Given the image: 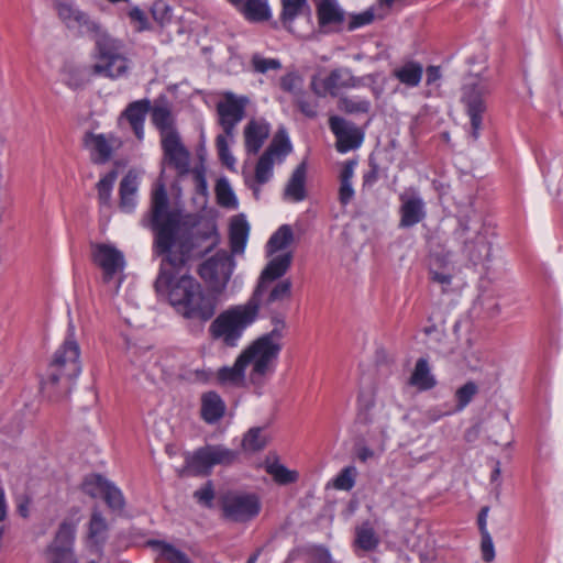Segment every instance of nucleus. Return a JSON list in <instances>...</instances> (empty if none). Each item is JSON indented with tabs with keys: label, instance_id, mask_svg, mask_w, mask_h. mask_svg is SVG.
<instances>
[{
	"label": "nucleus",
	"instance_id": "nucleus-1",
	"mask_svg": "<svg viewBox=\"0 0 563 563\" xmlns=\"http://www.w3.org/2000/svg\"><path fill=\"white\" fill-rule=\"evenodd\" d=\"M148 228L152 230L153 253L162 257L154 283L158 294L167 295L169 303L183 318L196 322L199 331L217 311L216 295L207 291L192 276L183 271L190 261L195 243L180 216L168 210L164 185L152 194Z\"/></svg>",
	"mask_w": 563,
	"mask_h": 563
},
{
	"label": "nucleus",
	"instance_id": "nucleus-2",
	"mask_svg": "<svg viewBox=\"0 0 563 563\" xmlns=\"http://www.w3.org/2000/svg\"><path fill=\"white\" fill-rule=\"evenodd\" d=\"M80 349L74 333H69L56 350L42 379V390L51 398H59L70 393L74 380L81 372Z\"/></svg>",
	"mask_w": 563,
	"mask_h": 563
},
{
	"label": "nucleus",
	"instance_id": "nucleus-3",
	"mask_svg": "<svg viewBox=\"0 0 563 563\" xmlns=\"http://www.w3.org/2000/svg\"><path fill=\"white\" fill-rule=\"evenodd\" d=\"M260 307L261 300L251 296L245 303L222 311L209 327L211 338L228 347H235L243 332L257 319Z\"/></svg>",
	"mask_w": 563,
	"mask_h": 563
},
{
	"label": "nucleus",
	"instance_id": "nucleus-4",
	"mask_svg": "<svg viewBox=\"0 0 563 563\" xmlns=\"http://www.w3.org/2000/svg\"><path fill=\"white\" fill-rule=\"evenodd\" d=\"M95 43L96 63L91 67L92 74L110 79L124 76L129 70V59L124 55L122 42L104 32L97 36Z\"/></svg>",
	"mask_w": 563,
	"mask_h": 563
},
{
	"label": "nucleus",
	"instance_id": "nucleus-5",
	"mask_svg": "<svg viewBox=\"0 0 563 563\" xmlns=\"http://www.w3.org/2000/svg\"><path fill=\"white\" fill-rule=\"evenodd\" d=\"M283 350V342L260 335L241 353L246 365H252L250 379L253 384H262L267 375L275 369V364Z\"/></svg>",
	"mask_w": 563,
	"mask_h": 563
},
{
	"label": "nucleus",
	"instance_id": "nucleus-6",
	"mask_svg": "<svg viewBox=\"0 0 563 563\" xmlns=\"http://www.w3.org/2000/svg\"><path fill=\"white\" fill-rule=\"evenodd\" d=\"M452 238L460 245L461 253L473 264L489 260L492 245L482 224L466 217L460 218Z\"/></svg>",
	"mask_w": 563,
	"mask_h": 563
},
{
	"label": "nucleus",
	"instance_id": "nucleus-7",
	"mask_svg": "<svg viewBox=\"0 0 563 563\" xmlns=\"http://www.w3.org/2000/svg\"><path fill=\"white\" fill-rule=\"evenodd\" d=\"M238 452L221 444H208L197 449L186 459V468L195 476H208L214 466L232 465Z\"/></svg>",
	"mask_w": 563,
	"mask_h": 563
},
{
	"label": "nucleus",
	"instance_id": "nucleus-8",
	"mask_svg": "<svg viewBox=\"0 0 563 563\" xmlns=\"http://www.w3.org/2000/svg\"><path fill=\"white\" fill-rule=\"evenodd\" d=\"M222 517L225 520L243 523L254 519L262 505L257 495L242 492H227L219 498Z\"/></svg>",
	"mask_w": 563,
	"mask_h": 563
},
{
	"label": "nucleus",
	"instance_id": "nucleus-9",
	"mask_svg": "<svg viewBox=\"0 0 563 563\" xmlns=\"http://www.w3.org/2000/svg\"><path fill=\"white\" fill-rule=\"evenodd\" d=\"M235 261L225 250L218 251L199 266L200 277L208 284L211 292H222L233 273Z\"/></svg>",
	"mask_w": 563,
	"mask_h": 563
},
{
	"label": "nucleus",
	"instance_id": "nucleus-10",
	"mask_svg": "<svg viewBox=\"0 0 563 563\" xmlns=\"http://www.w3.org/2000/svg\"><path fill=\"white\" fill-rule=\"evenodd\" d=\"M53 5L58 18L67 29L77 30L80 35H89L93 40L104 33L97 21L91 19L87 12L80 10L70 0H54Z\"/></svg>",
	"mask_w": 563,
	"mask_h": 563
},
{
	"label": "nucleus",
	"instance_id": "nucleus-11",
	"mask_svg": "<svg viewBox=\"0 0 563 563\" xmlns=\"http://www.w3.org/2000/svg\"><path fill=\"white\" fill-rule=\"evenodd\" d=\"M291 152V144L285 131H278L268 147L258 158L255 166L254 180L257 185H264L273 177L275 159L283 162Z\"/></svg>",
	"mask_w": 563,
	"mask_h": 563
},
{
	"label": "nucleus",
	"instance_id": "nucleus-12",
	"mask_svg": "<svg viewBox=\"0 0 563 563\" xmlns=\"http://www.w3.org/2000/svg\"><path fill=\"white\" fill-rule=\"evenodd\" d=\"M490 92L488 82L477 79L463 88V102L466 106L467 114L471 120V136L476 141L483 123V113L486 110L485 97Z\"/></svg>",
	"mask_w": 563,
	"mask_h": 563
},
{
	"label": "nucleus",
	"instance_id": "nucleus-13",
	"mask_svg": "<svg viewBox=\"0 0 563 563\" xmlns=\"http://www.w3.org/2000/svg\"><path fill=\"white\" fill-rule=\"evenodd\" d=\"M363 85V79L353 76L349 68H335L322 78L313 76L310 82L312 91L318 97H325L328 93L336 97L340 89L356 88Z\"/></svg>",
	"mask_w": 563,
	"mask_h": 563
},
{
	"label": "nucleus",
	"instance_id": "nucleus-14",
	"mask_svg": "<svg viewBox=\"0 0 563 563\" xmlns=\"http://www.w3.org/2000/svg\"><path fill=\"white\" fill-rule=\"evenodd\" d=\"M92 262L102 271V279L110 283L125 267L124 254L112 244L91 243Z\"/></svg>",
	"mask_w": 563,
	"mask_h": 563
},
{
	"label": "nucleus",
	"instance_id": "nucleus-15",
	"mask_svg": "<svg viewBox=\"0 0 563 563\" xmlns=\"http://www.w3.org/2000/svg\"><path fill=\"white\" fill-rule=\"evenodd\" d=\"M224 99L217 104L219 123L224 134L233 137L236 125L245 117V108L250 102L246 96H236L228 91L223 95Z\"/></svg>",
	"mask_w": 563,
	"mask_h": 563
},
{
	"label": "nucleus",
	"instance_id": "nucleus-16",
	"mask_svg": "<svg viewBox=\"0 0 563 563\" xmlns=\"http://www.w3.org/2000/svg\"><path fill=\"white\" fill-rule=\"evenodd\" d=\"M329 126L336 137L335 147L339 153H346L361 146L363 133L353 123L341 117L332 115L329 119Z\"/></svg>",
	"mask_w": 563,
	"mask_h": 563
},
{
	"label": "nucleus",
	"instance_id": "nucleus-17",
	"mask_svg": "<svg viewBox=\"0 0 563 563\" xmlns=\"http://www.w3.org/2000/svg\"><path fill=\"white\" fill-rule=\"evenodd\" d=\"M164 159L173 166L179 175L189 172L190 154L183 144L178 133L166 134L161 139Z\"/></svg>",
	"mask_w": 563,
	"mask_h": 563
},
{
	"label": "nucleus",
	"instance_id": "nucleus-18",
	"mask_svg": "<svg viewBox=\"0 0 563 563\" xmlns=\"http://www.w3.org/2000/svg\"><path fill=\"white\" fill-rule=\"evenodd\" d=\"M292 262V254L290 252L272 258L265 268L262 271L257 285L252 294L256 300H261V296L268 289V284L283 277L289 269Z\"/></svg>",
	"mask_w": 563,
	"mask_h": 563
},
{
	"label": "nucleus",
	"instance_id": "nucleus-19",
	"mask_svg": "<svg viewBox=\"0 0 563 563\" xmlns=\"http://www.w3.org/2000/svg\"><path fill=\"white\" fill-rule=\"evenodd\" d=\"M401 202L399 207L400 220L398 227L400 229L412 228L426 218V207L422 198L417 195L401 194L399 196Z\"/></svg>",
	"mask_w": 563,
	"mask_h": 563
},
{
	"label": "nucleus",
	"instance_id": "nucleus-20",
	"mask_svg": "<svg viewBox=\"0 0 563 563\" xmlns=\"http://www.w3.org/2000/svg\"><path fill=\"white\" fill-rule=\"evenodd\" d=\"M271 133L269 124L263 119H252L244 128V145L247 154H257Z\"/></svg>",
	"mask_w": 563,
	"mask_h": 563
},
{
	"label": "nucleus",
	"instance_id": "nucleus-21",
	"mask_svg": "<svg viewBox=\"0 0 563 563\" xmlns=\"http://www.w3.org/2000/svg\"><path fill=\"white\" fill-rule=\"evenodd\" d=\"M113 136L87 132L84 136V145L91 152V161L95 164H104L110 161L113 151Z\"/></svg>",
	"mask_w": 563,
	"mask_h": 563
},
{
	"label": "nucleus",
	"instance_id": "nucleus-22",
	"mask_svg": "<svg viewBox=\"0 0 563 563\" xmlns=\"http://www.w3.org/2000/svg\"><path fill=\"white\" fill-rule=\"evenodd\" d=\"M150 109V100L142 99L129 103L121 113V119H125L129 122L139 140H142L144 136V122Z\"/></svg>",
	"mask_w": 563,
	"mask_h": 563
},
{
	"label": "nucleus",
	"instance_id": "nucleus-23",
	"mask_svg": "<svg viewBox=\"0 0 563 563\" xmlns=\"http://www.w3.org/2000/svg\"><path fill=\"white\" fill-rule=\"evenodd\" d=\"M268 284V289L264 291L267 292V297L263 299V295L261 296V306L265 309H271L272 307H286L291 299V289L292 283L290 279L280 280L273 286Z\"/></svg>",
	"mask_w": 563,
	"mask_h": 563
},
{
	"label": "nucleus",
	"instance_id": "nucleus-24",
	"mask_svg": "<svg viewBox=\"0 0 563 563\" xmlns=\"http://www.w3.org/2000/svg\"><path fill=\"white\" fill-rule=\"evenodd\" d=\"M225 404L216 391H207L201 396V418L209 424L217 423L225 413Z\"/></svg>",
	"mask_w": 563,
	"mask_h": 563
},
{
	"label": "nucleus",
	"instance_id": "nucleus-25",
	"mask_svg": "<svg viewBox=\"0 0 563 563\" xmlns=\"http://www.w3.org/2000/svg\"><path fill=\"white\" fill-rule=\"evenodd\" d=\"M306 178L307 165L305 162L300 163L292 172L289 180L284 190V198L294 202H299L306 199Z\"/></svg>",
	"mask_w": 563,
	"mask_h": 563
},
{
	"label": "nucleus",
	"instance_id": "nucleus-26",
	"mask_svg": "<svg viewBox=\"0 0 563 563\" xmlns=\"http://www.w3.org/2000/svg\"><path fill=\"white\" fill-rule=\"evenodd\" d=\"M408 384L416 387L419 391H427L437 386V379L431 373V367L427 358L420 357L417 360Z\"/></svg>",
	"mask_w": 563,
	"mask_h": 563
},
{
	"label": "nucleus",
	"instance_id": "nucleus-27",
	"mask_svg": "<svg viewBox=\"0 0 563 563\" xmlns=\"http://www.w3.org/2000/svg\"><path fill=\"white\" fill-rule=\"evenodd\" d=\"M250 233V224L243 214L233 217L230 223V246L233 254L244 252Z\"/></svg>",
	"mask_w": 563,
	"mask_h": 563
},
{
	"label": "nucleus",
	"instance_id": "nucleus-28",
	"mask_svg": "<svg viewBox=\"0 0 563 563\" xmlns=\"http://www.w3.org/2000/svg\"><path fill=\"white\" fill-rule=\"evenodd\" d=\"M317 18L321 27L338 26L344 22V12L339 8L335 0H318Z\"/></svg>",
	"mask_w": 563,
	"mask_h": 563
},
{
	"label": "nucleus",
	"instance_id": "nucleus-29",
	"mask_svg": "<svg viewBox=\"0 0 563 563\" xmlns=\"http://www.w3.org/2000/svg\"><path fill=\"white\" fill-rule=\"evenodd\" d=\"M391 75L406 87L415 88L421 82L423 67L419 62L408 60L396 67Z\"/></svg>",
	"mask_w": 563,
	"mask_h": 563
},
{
	"label": "nucleus",
	"instance_id": "nucleus-30",
	"mask_svg": "<svg viewBox=\"0 0 563 563\" xmlns=\"http://www.w3.org/2000/svg\"><path fill=\"white\" fill-rule=\"evenodd\" d=\"M379 537L373 525L366 520L355 528L354 544L365 552L376 550L379 544Z\"/></svg>",
	"mask_w": 563,
	"mask_h": 563
},
{
	"label": "nucleus",
	"instance_id": "nucleus-31",
	"mask_svg": "<svg viewBox=\"0 0 563 563\" xmlns=\"http://www.w3.org/2000/svg\"><path fill=\"white\" fill-rule=\"evenodd\" d=\"M108 523L100 510L95 508L88 525V540L95 545H103L108 537Z\"/></svg>",
	"mask_w": 563,
	"mask_h": 563
},
{
	"label": "nucleus",
	"instance_id": "nucleus-32",
	"mask_svg": "<svg viewBox=\"0 0 563 563\" xmlns=\"http://www.w3.org/2000/svg\"><path fill=\"white\" fill-rule=\"evenodd\" d=\"M76 536V525L71 521H63L55 534L54 540L48 544L49 550H73Z\"/></svg>",
	"mask_w": 563,
	"mask_h": 563
},
{
	"label": "nucleus",
	"instance_id": "nucleus-33",
	"mask_svg": "<svg viewBox=\"0 0 563 563\" xmlns=\"http://www.w3.org/2000/svg\"><path fill=\"white\" fill-rule=\"evenodd\" d=\"M246 363L240 354L232 366H224L218 371V379L222 384L240 386L244 382Z\"/></svg>",
	"mask_w": 563,
	"mask_h": 563
},
{
	"label": "nucleus",
	"instance_id": "nucleus-34",
	"mask_svg": "<svg viewBox=\"0 0 563 563\" xmlns=\"http://www.w3.org/2000/svg\"><path fill=\"white\" fill-rule=\"evenodd\" d=\"M238 8L249 21L261 22L271 18L267 0H244Z\"/></svg>",
	"mask_w": 563,
	"mask_h": 563
},
{
	"label": "nucleus",
	"instance_id": "nucleus-35",
	"mask_svg": "<svg viewBox=\"0 0 563 563\" xmlns=\"http://www.w3.org/2000/svg\"><path fill=\"white\" fill-rule=\"evenodd\" d=\"M93 481L103 486L101 495L108 507L113 511H121L125 505L121 490L104 477H97Z\"/></svg>",
	"mask_w": 563,
	"mask_h": 563
},
{
	"label": "nucleus",
	"instance_id": "nucleus-36",
	"mask_svg": "<svg viewBox=\"0 0 563 563\" xmlns=\"http://www.w3.org/2000/svg\"><path fill=\"white\" fill-rule=\"evenodd\" d=\"M152 122L158 129L161 139L169 133H178L174 125L173 115L166 107H155L153 109Z\"/></svg>",
	"mask_w": 563,
	"mask_h": 563
},
{
	"label": "nucleus",
	"instance_id": "nucleus-37",
	"mask_svg": "<svg viewBox=\"0 0 563 563\" xmlns=\"http://www.w3.org/2000/svg\"><path fill=\"white\" fill-rule=\"evenodd\" d=\"M294 240V232L290 225L283 224L269 238L267 242V253L274 254L286 249Z\"/></svg>",
	"mask_w": 563,
	"mask_h": 563
},
{
	"label": "nucleus",
	"instance_id": "nucleus-38",
	"mask_svg": "<svg viewBox=\"0 0 563 563\" xmlns=\"http://www.w3.org/2000/svg\"><path fill=\"white\" fill-rule=\"evenodd\" d=\"M150 544L158 551L161 559L168 563H191L186 553L164 541H151Z\"/></svg>",
	"mask_w": 563,
	"mask_h": 563
},
{
	"label": "nucleus",
	"instance_id": "nucleus-39",
	"mask_svg": "<svg viewBox=\"0 0 563 563\" xmlns=\"http://www.w3.org/2000/svg\"><path fill=\"white\" fill-rule=\"evenodd\" d=\"M269 313L271 323L273 324V329L264 333V335H269V338L283 342L286 331V307H272L271 309H266Z\"/></svg>",
	"mask_w": 563,
	"mask_h": 563
},
{
	"label": "nucleus",
	"instance_id": "nucleus-40",
	"mask_svg": "<svg viewBox=\"0 0 563 563\" xmlns=\"http://www.w3.org/2000/svg\"><path fill=\"white\" fill-rule=\"evenodd\" d=\"M282 4L280 20L287 29H290L294 20L308 9L307 0H282Z\"/></svg>",
	"mask_w": 563,
	"mask_h": 563
},
{
	"label": "nucleus",
	"instance_id": "nucleus-41",
	"mask_svg": "<svg viewBox=\"0 0 563 563\" xmlns=\"http://www.w3.org/2000/svg\"><path fill=\"white\" fill-rule=\"evenodd\" d=\"M338 108L349 114L368 113L371 101L360 97L343 96L338 101Z\"/></svg>",
	"mask_w": 563,
	"mask_h": 563
},
{
	"label": "nucleus",
	"instance_id": "nucleus-42",
	"mask_svg": "<svg viewBox=\"0 0 563 563\" xmlns=\"http://www.w3.org/2000/svg\"><path fill=\"white\" fill-rule=\"evenodd\" d=\"M216 196L217 201L220 206L227 208H235L236 207V198L235 195L225 178H220L216 184Z\"/></svg>",
	"mask_w": 563,
	"mask_h": 563
},
{
	"label": "nucleus",
	"instance_id": "nucleus-43",
	"mask_svg": "<svg viewBox=\"0 0 563 563\" xmlns=\"http://www.w3.org/2000/svg\"><path fill=\"white\" fill-rule=\"evenodd\" d=\"M263 428H251L243 438L242 445L247 451H260L265 448L267 441L263 434Z\"/></svg>",
	"mask_w": 563,
	"mask_h": 563
},
{
	"label": "nucleus",
	"instance_id": "nucleus-44",
	"mask_svg": "<svg viewBox=\"0 0 563 563\" xmlns=\"http://www.w3.org/2000/svg\"><path fill=\"white\" fill-rule=\"evenodd\" d=\"M117 172L111 170L104 175L97 184L98 199L103 206H108L111 199V192L117 179Z\"/></svg>",
	"mask_w": 563,
	"mask_h": 563
},
{
	"label": "nucleus",
	"instance_id": "nucleus-45",
	"mask_svg": "<svg viewBox=\"0 0 563 563\" xmlns=\"http://www.w3.org/2000/svg\"><path fill=\"white\" fill-rule=\"evenodd\" d=\"M478 387L474 382H467L455 391L456 407L455 411L463 410L477 394Z\"/></svg>",
	"mask_w": 563,
	"mask_h": 563
},
{
	"label": "nucleus",
	"instance_id": "nucleus-46",
	"mask_svg": "<svg viewBox=\"0 0 563 563\" xmlns=\"http://www.w3.org/2000/svg\"><path fill=\"white\" fill-rule=\"evenodd\" d=\"M356 468L354 466L344 467L333 479V486L340 490H351L355 484Z\"/></svg>",
	"mask_w": 563,
	"mask_h": 563
},
{
	"label": "nucleus",
	"instance_id": "nucleus-47",
	"mask_svg": "<svg viewBox=\"0 0 563 563\" xmlns=\"http://www.w3.org/2000/svg\"><path fill=\"white\" fill-rule=\"evenodd\" d=\"M253 70L258 74H265L268 70H278L282 63L277 58H265L260 54H254L251 59Z\"/></svg>",
	"mask_w": 563,
	"mask_h": 563
},
{
	"label": "nucleus",
	"instance_id": "nucleus-48",
	"mask_svg": "<svg viewBox=\"0 0 563 563\" xmlns=\"http://www.w3.org/2000/svg\"><path fill=\"white\" fill-rule=\"evenodd\" d=\"M228 137L229 136L227 134L218 135L216 139V145L222 164L225 165L229 169L233 170L235 158L229 150Z\"/></svg>",
	"mask_w": 563,
	"mask_h": 563
},
{
	"label": "nucleus",
	"instance_id": "nucleus-49",
	"mask_svg": "<svg viewBox=\"0 0 563 563\" xmlns=\"http://www.w3.org/2000/svg\"><path fill=\"white\" fill-rule=\"evenodd\" d=\"M267 471L278 484L283 485L294 483L298 477L296 472L289 471L280 464L269 465Z\"/></svg>",
	"mask_w": 563,
	"mask_h": 563
},
{
	"label": "nucleus",
	"instance_id": "nucleus-50",
	"mask_svg": "<svg viewBox=\"0 0 563 563\" xmlns=\"http://www.w3.org/2000/svg\"><path fill=\"white\" fill-rule=\"evenodd\" d=\"M194 498L198 504L206 508L212 507L214 499V487L211 481H208L203 486L194 492Z\"/></svg>",
	"mask_w": 563,
	"mask_h": 563
},
{
	"label": "nucleus",
	"instance_id": "nucleus-51",
	"mask_svg": "<svg viewBox=\"0 0 563 563\" xmlns=\"http://www.w3.org/2000/svg\"><path fill=\"white\" fill-rule=\"evenodd\" d=\"M152 15L156 22L164 25L172 20V8L164 1H156L152 7Z\"/></svg>",
	"mask_w": 563,
	"mask_h": 563
},
{
	"label": "nucleus",
	"instance_id": "nucleus-52",
	"mask_svg": "<svg viewBox=\"0 0 563 563\" xmlns=\"http://www.w3.org/2000/svg\"><path fill=\"white\" fill-rule=\"evenodd\" d=\"M48 563H78L73 550L46 549Z\"/></svg>",
	"mask_w": 563,
	"mask_h": 563
},
{
	"label": "nucleus",
	"instance_id": "nucleus-53",
	"mask_svg": "<svg viewBox=\"0 0 563 563\" xmlns=\"http://www.w3.org/2000/svg\"><path fill=\"white\" fill-rule=\"evenodd\" d=\"M374 407V400L372 397L365 398L363 395L358 396V413L357 420L361 423L367 424L372 422L371 409Z\"/></svg>",
	"mask_w": 563,
	"mask_h": 563
},
{
	"label": "nucleus",
	"instance_id": "nucleus-54",
	"mask_svg": "<svg viewBox=\"0 0 563 563\" xmlns=\"http://www.w3.org/2000/svg\"><path fill=\"white\" fill-rule=\"evenodd\" d=\"M137 177L135 174L129 172L120 183V195H134L137 191Z\"/></svg>",
	"mask_w": 563,
	"mask_h": 563
},
{
	"label": "nucleus",
	"instance_id": "nucleus-55",
	"mask_svg": "<svg viewBox=\"0 0 563 563\" xmlns=\"http://www.w3.org/2000/svg\"><path fill=\"white\" fill-rule=\"evenodd\" d=\"M481 537H482V541H481L482 556L486 563H489L495 559V549H494L493 539H492L489 532H485L484 534H481Z\"/></svg>",
	"mask_w": 563,
	"mask_h": 563
},
{
	"label": "nucleus",
	"instance_id": "nucleus-56",
	"mask_svg": "<svg viewBox=\"0 0 563 563\" xmlns=\"http://www.w3.org/2000/svg\"><path fill=\"white\" fill-rule=\"evenodd\" d=\"M430 279L442 287L443 294H448L452 290V275L432 269L430 271Z\"/></svg>",
	"mask_w": 563,
	"mask_h": 563
},
{
	"label": "nucleus",
	"instance_id": "nucleus-57",
	"mask_svg": "<svg viewBox=\"0 0 563 563\" xmlns=\"http://www.w3.org/2000/svg\"><path fill=\"white\" fill-rule=\"evenodd\" d=\"M299 110L308 118H316L318 115V101L313 99L300 98L297 101Z\"/></svg>",
	"mask_w": 563,
	"mask_h": 563
},
{
	"label": "nucleus",
	"instance_id": "nucleus-58",
	"mask_svg": "<svg viewBox=\"0 0 563 563\" xmlns=\"http://www.w3.org/2000/svg\"><path fill=\"white\" fill-rule=\"evenodd\" d=\"M368 166H369V169L364 174L363 183H364V185L372 186L373 184H375L378 180L379 166L373 156H369Z\"/></svg>",
	"mask_w": 563,
	"mask_h": 563
},
{
	"label": "nucleus",
	"instance_id": "nucleus-59",
	"mask_svg": "<svg viewBox=\"0 0 563 563\" xmlns=\"http://www.w3.org/2000/svg\"><path fill=\"white\" fill-rule=\"evenodd\" d=\"M97 477H102V476L99 475V474L90 475V476L86 477V479H85V482L82 484L84 492L86 494H88L89 496H91V497L98 496L103 490V486L102 485H99V484L95 483L93 479L97 478Z\"/></svg>",
	"mask_w": 563,
	"mask_h": 563
},
{
	"label": "nucleus",
	"instance_id": "nucleus-60",
	"mask_svg": "<svg viewBox=\"0 0 563 563\" xmlns=\"http://www.w3.org/2000/svg\"><path fill=\"white\" fill-rule=\"evenodd\" d=\"M354 197V189L352 183L340 181L339 201L341 205L346 206Z\"/></svg>",
	"mask_w": 563,
	"mask_h": 563
},
{
	"label": "nucleus",
	"instance_id": "nucleus-61",
	"mask_svg": "<svg viewBox=\"0 0 563 563\" xmlns=\"http://www.w3.org/2000/svg\"><path fill=\"white\" fill-rule=\"evenodd\" d=\"M373 20H374V14L371 11H366L361 14L354 15V16H352V19L350 21L349 30H354L360 26L369 24Z\"/></svg>",
	"mask_w": 563,
	"mask_h": 563
},
{
	"label": "nucleus",
	"instance_id": "nucleus-62",
	"mask_svg": "<svg viewBox=\"0 0 563 563\" xmlns=\"http://www.w3.org/2000/svg\"><path fill=\"white\" fill-rule=\"evenodd\" d=\"M129 16L132 21L139 23V31H143L147 27V18L145 13L137 7H134L130 10Z\"/></svg>",
	"mask_w": 563,
	"mask_h": 563
},
{
	"label": "nucleus",
	"instance_id": "nucleus-63",
	"mask_svg": "<svg viewBox=\"0 0 563 563\" xmlns=\"http://www.w3.org/2000/svg\"><path fill=\"white\" fill-rule=\"evenodd\" d=\"M136 206V196L134 195H120V208L124 212H132Z\"/></svg>",
	"mask_w": 563,
	"mask_h": 563
},
{
	"label": "nucleus",
	"instance_id": "nucleus-64",
	"mask_svg": "<svg viewBox=\"0 0 563 563\" xmlns=\"http://www.w3.org/2000/svg\"><path fill=\"white\" fill-rule=\"evenodd\" d=\"M426 85L432 86L441 79V69L439 66H428L426 69Z\"/></svg>",
	"mask_w": 563,
	"mask_h": 563
}]
</instances>
